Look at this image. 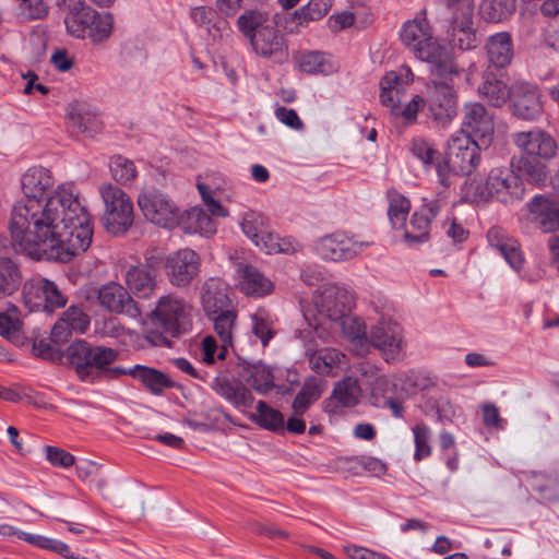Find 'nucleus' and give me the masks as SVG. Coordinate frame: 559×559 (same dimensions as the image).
Instances as JSON below:
<instances>
[{
  "label": "nucleus",
  "mask_w": 559,
  "mask_h": 559,
  "mask_svg": "<svg viewBox=\"0 0 559 559\" xmlns=\"http://www.w3.org/2000/svg\"><path fill=\"white\" fill-rule=\"evenodd\" d=\"M325 330L340 332L344 337L348 338L352 343L357 344L367 349L368 335L366 332L365 323L357 317H353L349 312L344 314V318L329 324Z\"/></svg>",
  "instance_id": "nucleus-33"
},
{
  "label": "nucleus",
  "mask_w": 559,
  "mask_h": 559,
  "mask_svg": "<svg viewBox=\"0 0 559 559\" xmlns=\"http://www.w3.org/2000/svg\"><path fill=\"white\" fill-rule=\"evenodd\" d=\"M481 162L478 143L465 131L454 133L448 141L444 157L436 164L439 183L445 189L453 183L454 176H469Z\"/></svg>",
  "instance_id": "nucleus-3"
},
{
  "label": "nucleus",
  "mask_w": 559,
  "mask_h": 559,
  "mask_svg": "<svg viewBox=\"0 0 559 559\" xmlns=\"http://www.w3.org/2000/svg\"><path fill=\"white\" fill-rule=\"evenodd\" d=\"M415 453L414 459L421 461L431 454V447L429 440L431 437L430 428L425 424H417L413 427Z\"/></svg>",
  "instance_id": "nucleus-51"
},
{
  "label": "nucleus",
  "mask_w": 559,
  "mask_h": 559,
  "mask_svg": "<svg viewBox=\"0 0 559 559\" xmlns=\"http://www.w3.org/2000/svg\"><path fill=\"white\" fill-rule=\"evenodd\" d=\"M237 314L234 310L226 309L213 318L214 330L224 346H233V334L236 328Z\"/></svg>",
  "instance_id": "nucleus-47"
},
{
  "label": "nucleus",
  "mask_w": 559,
  "mask_h": 559,
  "mask_svg": "<svg viewBox=\"0 0 559 559\" xmlns=\"http://www.w3.org/2000/svg\"><path fill=\"white\" fill-rule=\"evenodd\" d=\"M510 102L513 115L523 120H535L543 112L538 88L531 83H513Z\"/></svg>",
  "instance_id": "nucleus-18"
},
{
  "label": "nucleus",
  "mask_w": 559,
  "mask_h": 559,
  "mask_svg": "<svg viewBox=\"0 0 559 559\" xmlns=\"http://www.w3.org/2000/svg\"><path fill=\"white\" fill-rule=\"evenodd\" d=\"M156 277L157 272L152 264H139L127 270L124 281L138 298H148L157 287Z\"/></svg>",
  "instance_id": "nucleus-25"
},
{
  "label": "nucleus",
  "mask_w": 559,
  "mask_h": 559,
  "mask_svg": "<svg viewBox=\"0 0 559 559\" xmlns=\"http://www.w3.org/2000/svg\"><path fill=\"white\" fill-rule=\"evenodd\" d=\"M389 219L394 228H402L405 226L406 217L411 210V202L407 198L395 190L388 192Z\"/></svg>",
  "instance_id": "nucleus-43"
},
{
  "label": "nucleus",
  "mask_w": 559,
  "mask_h": 559,
  "mask_svg": "<svg viewBox=\"0 0 559 559\" xmlns=\"http://www.w3.org/2000/svg\"><path fill=\"white\" fill-rule=\"evenodd\" d=\"M299 68L302 72L317 74L329 73L331 66L325 59L324 55L319 51H308L301 55L299 60Z\"/></svg>",
  "instance_id": "nucleus-50"
},
{
  "label": "nucleus",
  "mask_w": 559,
  "mask_h": 559,
  "mask_svg": "<svg viewBox=\"0 0 559 559\" xmlns=\"http://www.w3.org/2000/svg\"><path fill=\"white\" fill-rule=\"evenodd\" d=\"M368 246V242L358 241L345 233L336 231L319 238L316 242V251L323 260L341 262L354 259Z\"/></svg>",
  "instance_id": "nucleus-14"
},
{
  "label": "nucleus",
  "mask_w": 559,
  "mask_h": 559,
  "mask_svg": "<svg viewBox=\"0 0 559 559\" xmlns=\"http://www.w3.org/2000/svg\"><path fill=\"white\" fill-rule=\"evenodd\" d=\"M22 326L20 312L15 306H11L5 311L0 312V335L17 346L25 343Z\"/></svg>",
  "instance_id": "nucleus-35"
},
{
  "label": "nucleus",
  "mask_w": 559,
  "mask_h": 559,
  "mask_svg": "<svg viewBox=\"0 0 559 559\" xmlns=\"http://www.w3.org/2000/svg\"><path fill=\"white\" fill-rule=\"evenodd\" d=\"M46 457L53 466L70 467L74 464V456L58 447H47Z\"/></svg>",
  "instance_id": "nucleus-61"
},
{
  "label": "nucleus",
  "mask_w": 559,
  "mask_h": 559,
  "mask_svg": "<svg viewBox=\"0 0 559 559\" xmlns=\"http://www.w3.org/2000/svg\"><path fill=\"white\" fill-rule=\"evenodd\" d=\"M254 245L269 254L273 253H294L300 249V245L290 237L281 238L273 234L269 227Z\"/></svg>",
  "instance_id": "nucleus-36"
},
{
  "label": "nucleus",
  "mask_w": 559,
  "mask_h": 559,
  "mask_svg": "<svg viewBox=\"0 0 559 559\" xmlns=\"http://www.w3.org/2000/svg\"><path fill=\"white\" fill-rule=\"evenodd\" d=\"M201 259L192 249L185 248L170 253L165 261V272L170 284L188 286L200 272Z\"/></svg>",
  "instance_id": "nucleus-16"
},
{
  "label": "nucleus",
  "mask_w": 559,
  "mask_h": 559,
  "mask_svg": "<svg viewBox=\"0 0 559 559\" xmlns=\"http://www.w3.org/2000/svg\"><path fill=\"white\" fill-rule=\"evenodd\" d=\"M426 108L425 97L415 95L411 102L405 105H401L394 111V116L403 118L406 123H413L416 121L417 114L420 109Z\"/></svg>",
  "instance_id": "nucleus-56"
},
{
  "label": "nucleus",
  "mask_w": 559,
  "mask_h": 559,
  "mask_svg": "<svg viewBox=\"0 0 559 559\" xmlns=\"http://www.w3.org/2000/svg\"><path fill=\"white\" fill-rule=\"evenodd\" d=\"M528 219L543 233H554L559 229V199L537 194L526 204Z\"/></svg>",
  "instance_id": "nucleus-20"
},
{
  "label": "nucleus",
  "mask_w": 559,
  "mask_h": 559,
  "mask_svg": "<svg viewBox=\"0 0 559 559\" xmlns=\"http://www.w3.org/2000/svg\"><path fill=\"white\" fill-rule=\"evenodd\" d=\"M425 86V102L427 116L439 126H448L457 115V92L451 84V79L438 76Z\"/></svg>",
  "instance_id": "nucleus-10"
},
{
  "label": "nucleus",
  "mask_w": 559,
  "mask_h": 559,
  "mask_svg": "<svg viewBox=\"0 0 559 559\" xmlns=\"http://www.w3.org/2000/svg\"><path fill=\"white\" fill-rule=\"evenodd\" d=\"M70 364L82 380L96 378L118 379L126 374V368L111 367L119 352L104 346H91L85 341L73 342L67 349Z\"/></svg>",
  "instance_id": "nucleus-4"
},
{
  "label": "nucleus",
  "mask_w": 559,
  "mask_h": 559,
  "mask_svg": "<svg viewBox=\"0 0 559 559\" xmlns=\"http://www.w3.org/2000/svg\"><path fill=\"white\" fill-rule=\"evenodd\" d=\"M400 36L403 44L414 52L416 58L430 63L431 73L435 76L451 79L460 75L459 67L452 60L447 59L444 48L432 36L426 17L417 16L404 23Z\"/></svg>",
  "instance_id": "nucleus-2"
},
{
  "label": "nucleus",
  "mask_w": 559,
  "mask_h": 559,
  "mask_svg": "<svg viewBox=\"0 0 559 559\" xmlns=\"http://www.w3.org/2000/svg\"><path fill=\"white\" fill-rule=\"evenodd\" d=\"M179 225L189 234L213 235L216 231V223L202 207L194 206L180 213Z\"/></svg>",
  "instance_id": "nucleus-30"
},
{
  "label": "nucleus",
  "mask_w": 559,
  "mask_h": 559,
  "mask_svg": "<svg viewBox=\"0 0 559 559\" xmlns=\"http://www.w3.org/2000/svg\"><path fill=\"white\" fill-rule=\"evenodd\" d=\"M136 202L143 216L152 224L163 228L179 225L180 207L166 192L154 187L144 188Z\"/></svg>",
  "instance_id": "nucleus-11"
},
{
  "label": "nucleus",
  "mask_w": 559,
  "mask_h": 559,
  "mask_svg": "<svg viewBox=\"0 0 559 559\" xmlns=\"http://www.w3.org/2000/svg\"><path fill=\"white\" fill-rule=\"evenodd\" d=\"M69 13L64 24L70 35L76 38L90 37L93 41H103L112 31V16L109 13H98L82 0L71 4H61Z\"/></svg>",
  "instance_id": "nucleus-6"
},
{
  "label": "nucleus",
  "mask_w": 559,
  "mask_h": 559,
  "mask_svg": "<svg viewBox=\"0 0 559 559\" xmlns=\"http://www.w3.org/2000/svg\"><path fill=\"white\" fill-rule=\"evenodd\" d=\"M414 80V74L408 66H402L397 71H390L383 76V84L390 87L395 84L402 90Z\"/></svg>",
  "instance_id": "nucleus-59"
},
{
  "label": "nucleus",
  "mask_w": 559,
  "mask_h": 559,
  "mask_svg": "<svg viewBox=\"0 0 559 559\" xmlns=\"http://www.w3.org/2000/svg\"><path fill=\"white\" fill-rule=\"evenodd\" d=\"M463 127L468 134L485 139L493 133V120L487 112L484 105L471 103L464 106Z\"/></svg>",
  "instance_id": "nucleus-28"
},
{
  "label": "nucleus",
  "mask_w": 559,
  "mask_h": 559,
  "mask_svg": "<svg viewBox=\"0 0 559 559\" xmlns=\"http://www.w3.org/2000/svg\"><path fill=\"white\" fill-rule=\"evenodd\" d=\"M488 245L497 250L508 264L515 271H520L524 264V257L520 243L509 236L507 230L499 226H492L487 231Z\"/></svg>",
  "instance_id": "nucleus-23"
},
{
  "label": "nucleus",
  "mask_w": 559,
  "mask_h": 559,
  "mask_svg": "<svg viewBox=\"0 0 559 559\" xmlns=\"http://www.w3.org/2000/svg\"><path fill=\"white\" fill-rule=\"evenodd\" d=\"M269 226L264 217L254 212L247 213L241 222L243 234L254 243Z\"/></svg>",
  "instance_id": "nucleus-53"
},
{
  "label": "nucleus",
  "mask_w": 559,
  "mask_h": 559,
  "mask_svg": "<svg viewBox=\"0 0 559 559\" xmlns=\"http://www.w3.org/2000/svg\"><path fill=\"white\" fill-rule=\"evenodd\" d=\"M109 168L112 178L121 185L132 182L138 175L134 163L121 155L110 158Z\"/></svg>",
  "instance_id": "nucleus-49"
},
{
  "label": "nucleus",
  "mask_w": 559,
  "mask_h": 559,
  "mask_svg": "<svg viewBox=\"0 0 559 559\" xmlns=\"http://www.w3.org/2000/svg\"><path fill=\"white\" fill-rule=\"evenodd\" d=\"M478 94L490 106L501 107L510 100L512 86L509 87L502 79L486 75L478 86Z\"/></svg>",
  "instance_id": "nucleus-34"
},
{
  "label": "nucleus",
  "mask_w": 559,
  "mask_h": 559,
  "mask_svg": "<svg viewBox=\"0 0 559 559\" xmlns=\"http://www.w3.org/2000/svg\"><path fill=\"white\" fill-rule=\"evenodd\" d=\"M46 287V298H45V311L51 312L57 308H62L67 304V296L61 292V289L58 287V285L47 280V284H45Z\"/></svg>",
  "instance_id": "nucleus-58"
},
{
  "label": "nucleus",
  "mask_w": 559,
  "mask_h": 559,
  "mask_svg": "<svg viewBox=\"0 0 559 559\" xmlns=\"http://www.w3.org/2000/svg\"><path fill=\"white\" fill-rule=\"evenodd\" d=\"M320 380L317 378L307 379L293 402V409L296 415H302L309 406L316 402L321 393Z\"/></svg>",
  "instance_id": "nucleus-44"
},
{
  "label": "nucleus",
  "mask_w": 559,
  "mask_h": 559,
  "mask_svg": "<svg viewBox=\"0 0 559 559\" xmlns=\"http://www.w3.org/2000/svg\"><path fill=\"white\" fill-rule=\"evenodd\" d=\"M99 193L105 211L102 218L105 229L115 235H124L133 225L134 209L130 197L118 186L102 185Z\"/></svg>",
  "instance_id": "nucleus-8"
},
{
  "label": "nucleus",
  "mask_w": 559,
  "mask_h": 559,
  "mask_svg": "<svg viewBox=\"0 0 559 559\" xmlns=\"http://www.w3.org/2000/svg\"><path fill=\"white\" fill-rule=\"evenodd\" d=\"M479 8L486 21L498 23L514 13L516 0H481Z\"/></svg>",
  "instance_id": "nucleus-39"
},
{
  "label": "nucleus",
  "mask_w": 559,
  "mask_h": 559,
  "mask_svg": "<svg viewBox=\"0 0 559 559\" xmlns=\"http://www.w3.org/2000/svg\"><path fill=\"white\" fill-rule=\"evenodd\" d=\"M318 318L313 322L309 321V326L323 337L325 331L324 324H333L335 321L344 318L349 312L354 304V294L345 286L338 284H326L320 288L318 295L313 298Z\"/></svg>",
  "instance_id": "nucleus-7"
},
{
  "label": "nucleus",
  "mask_w": 559,
  "mask_h": 559,
  "mask_svg": "<svg viewBox=\"0 0 559 559\" xmlns=\"http://www.w3.org/2000/svg\"><path fill=\"white\" fill-rule=\"evenodd\" d=\"M210 385L216 394L236 408H250L253 405L254 396L252 392L242 384H235L225 374L214 377Z\"/></svg>",
  "instance_id": "nucleus-26"
},
{
  "label": "nucleus",
  "mask_w": 559,
  "mask_h": 559,
  "mask_svg": "<svg viewBox=\"0 0 559 559\" xmlns=\"http://www.w3.org/2000/svg\"><path fill=\"white\" fill-rule=\"evenodd\" d=\"M486 49L489 62L497 68H504L512 61L513 44L509 33L502 32L490 36Z\"/></svg>",
  "instance_id": "nucleus-32"
},
{
  "label": "nucleus",
  "mask_w": 559,
  "mask_h": 559,
  "mask_svg": "<svg viewBox=\"0 0 559 559\" xmlns=\"http://www.w3.org/2000/svg\"><path fill=\"white\" fill-rule=\"evenodd\" d=\"M22 282L17 264L11 258H0V298L14 294Z\"/></svg>",
  "instance_id": "nucleus-37"
},
{
  "label": "nucleus",
  "mask_w": 559,
  "mask_h": 559,
  "mask_svg": "<svg viewBox=\"0 0 559 559\" xmlns=\"http://www.w3.org/2000/svg\"><path fill=\"white\" fill-rule=\"evenodd\" d=\"M331 8V0H310L305 7L293 14L298 25H306L311 21L322 19Z\"/></svg>",
  "instance_id": "nucleus-46"
},
{
  "label": "nucleus",
  "mask_w": 559,
  "mask_h": 559,
  "mask_svg": "<svg viewBox=\"0 0 559 559\" xmlns=\"http://www.w3.org/2000/svg\"><path fill=\"white\" fill-rule=\"evenodd\" d=\"M45 284H47V278L43 277L31 278L24 283V304L29 308L31 311H45V298L47 295Z\"/></svg>",
  "instance_id": "nucleus-42"
},
{
  "label": "nucleus",
  "mask_w": 559,
  "mask_h": 559,
  "mask_svg": "<svg viewBox=\"0 0 559 559\" xmlns=\"http://www.w3.org/2000/svg\"><path fill=\"white\" fill-rule=\"evenodd\" d=\"M368 343L381 352L386 362L399 361L403 358L406 343L402 326L390 318L381 317L371 326Z\"/></svg>",
  "instance_id": "nucleus-12"
},
{
  "label": "nucleus",
  "mask_w": 559,
  "mask_h": 559,
  "mask_svg": "<svg viewBox=\"0 0 559 559\" xmlns=\"http://www.w3.org/2000/svg\"><path fill=\"white\" fill-rule=\"evenodd\" d=\"M341 356L335 349L322 348L309 355V364L317 373L326 374L341 362Z\"/></svg>",
  "instance_id": "nucleus-45"
},
{
  "label": "nucleus",
  "mask_w": 559,
  "mask_h": 559,
  "mask_svg": "<svg viewBox=\"0 0 559 559\" xmlns=\"http://www.w3.org/2000/svg\"><path fill=\"white\" fill-rule=\"evenodd\" d=\"M74 333H84L90 326V317L79 307H69L60 318Z\"/></svg>",
  "instance_id": "nucleus-55"
},
{
  "label": "nucleus",
  "mask_w": 559,
  "mask_h": 559,
  "mask_svg": "<svg viewBox=\"0 0 559 559\" xmlns=\"http://www.w3.org/2000/svg\"><path fill=\"white\" fill-rule=\"evenodd\" d=\"M265 16L254 10L246 11L242 13L237 21L239 31L251 40L252 36H255L259 28L264 27Z\"/></svg>",
  "instance_id": "nucleus-52"
},
{
  "label": "nucleus",
  "mask_w": 559,
  "mask_h": 559,
  "mask_svg": "<svg viewBox=\"0 0 559 559\" xmlns=\"http://www.w3.org/2000/svg\"><path fill=\"white\" fill-rule=\"evenodd\" d=\"M411 151L413 155L423 163L426 169L430 167L436 168V164L443 159L433 144L423 138L413 140Z\"/></svg>",
  "instance_id": "nucleus-48"
},
{
  "label": "nucleus",
  "mask_w": 559,
  "mask_h": 559,
  "mask_svg": "<svg viewBox=\"0 0 559 559\" xmlns=\"http://www.w3.org/2000/svg\"><path fill=\"white\" fill-rule=\"evenodd\" d=\"M524 186L519 176L508 167L491 168L486 183L472 182L467 194L473 202H487L497 200L504 204H512L524 197Z\"/></svg>",
  "instance_id": "nucleus-5"
},
{
  "label": "nucleus",
  "mask_w": 559,
  "mask_h": 559,
  "mask_svg": "<svg viewBox=\"0 0 559 559\" xmlns=\"http://www.w3.org/2000/svg\"><path fill=\"white\" fill-rule=\"evenodd\" d=\"M251 331L253 335L260 340L262 346H267L270 341L275 336V320L273 316L263 308L258 309L251 314Z\"/></svg>",
  "instance_id": "nucleus-40"
},
{
  "label": "nucleus",
  "mask_w": 559,
  "mask_h": 559,
  "mask_svg": "<svg viewBox=\"0 0 559 559\" xmlns=\"http://www.w3.org/2000/svg\"><path fill=\"white\" fill-rule=\"evenodd\" d=\"M427 404L436 412L439 421L450 420L455 414L448 397L439 396L437 399H429Z\"/></svg>",
  "instance_id": "nucleus-62"
},
{
  "label": "nucleus",
  "mask_w": 559,
  "mask_h": 559,
  "mask_svg": "<svg viewBox=\"0 0 559 559\" xmlns=\"http://www.w3.org/2000/svg\"><path fill=\"white\" fill-rule=\"evenodd\" d=\"M126 374L138 380L151 394L160 396L167 389L175 388V381L164 371L144 365L126 369Z\"/></svg>",
  "instance_id": "nucleus-24"
},
{
  "label": "nucleus",
  "mask_w": 559,
  "mask_h": 559,
  "mask_svg": "<svg viewBox=\"0 0 559 559\" xmlns=\"http://www.w3.org/2000/svg\"><path fill=\"white\" fill-rule=\"evenodd\" d=\"M226 296L219 294L218 296H215L212 292L206 290L202 295V305L204 308V311L207 313V316L216 317L221 311H226L224 309V306L226 304Z\"/></svg>",
  "instance_id": "nucleus-60"
},
{
  "label": "nucleus",
  "mask_w": 559,
  "mask_h": 559,
  "mask_svg": "<svg viewBox=\"0 0 559 559\" xmlns=\"http://www.w3.org/2000/svg\"><path fill=\"white\" fill-rule=\"evenodd\" d=\"M73 333V330L63 320L59 319L51 329L50 338L53 344L60 346L68 343Z\"/></svg>",
  "instance_id": "nucleus-64"
},
{
  "label": "nucleus",
  "mask_w": 559,
  "mask_h": 559,
  "mask_svg": "<svg viewBox=\"0 0 559 559\" xmlns=\"http://www.w3.org/2000/svg\"><path fill=\"white\" fill-rule=\"evenodd\" d=\"M512 140L523 157L547 160L552 158L557 152L555 139L548 132L539 128L515 132L512 135Z\"/></svg>",
  "instance_id": "nucleus-17"
},
{
  "label": "nucleus",
  "mask_w": 559,
  "mask_h": 559,
  "mask_svg": "<svg viewBox=\"0 0 559 559\" xmlns=\"http://www.w3.org/2000/svg\"><path fill=\"white\" fill-rule=\"evenodd\" d=\"M191 306L168 295L159 298L153 316L166 333L178 336L191 330Z\"/></svg>",
  "instance_id": "nucleus-13"
},
{
  "label": "nucleus",
  "mask_w": 559,
  "mask_h": 559,
  "mask_svg": "<svg viewBox=\"0 0 559 559\" xmlns=\"http://www.w3.org/2000/svg\"><path fill=\"white\" fill-rule=\"evenodd\" d=\"M257 413L251 415V419L260 427L278 431L284 429L285 419L283 414L272 408L266 402L259 401L255 406Z\"/></svg>",
  "instance_id": "nucleus-41"
},
{
  "label": "nucleus",
  "mask_w": 559,
  "mask_h": 559,
  "mask_svg": "<svg viewBox=\"0 0 559 559\" xmlns=\"http://www.w3.org/2000/svg\"><path fill=\"white\" fill-rule=\"evenodd\" d=\"M359 395L360 388L357 380L350 377L345 378L335 385L333 395L325 405V411L328 413L337 414L338 411L336 404H340L343 407L355 406L358 403Z\"/></svg>",
  "instance_id": "nucleus-31"
},
{
  "label": "nucleus",
  "mask_w": 559,
  "mask_h": 559,
  "mask_svg": "<svg viewBox=\"0 0 559 559\" xmlns=\"http://www.w3.org/2000/svg\"><path fill=\"white\" fill-rule=\"evenodd\" d=\"M534 489L548 501H559V476L542 475L536 478Z\"/></svg>",
  "instance_id": "nucleus-54"
},
{
  "label": "nucleus",
  "mask_w": 559,
  "mask_h": 559,
  "mask_svg": "<svg viewBox=\"0 0 559 559\" xmlns=\"http://www.w3.org/2000/svg\"><path fill=\"white\" fill-rule=\"evenodd\" d=\"M53 182L50 170L40 166L22 175L25 199L13 205L9 230L27 257L67 263L90 248L93 227L72 185H60L47 194Z\"/></svg>",
  "instance_id": "nucleus-1"
},
{
  "label": "nucleus",
  "mask_w": 559,
  "mask_h": 559,
  "mask_svg": "<svg viewBox=\"0 0 559 559\" xmlns=\"http://www.w3.org/2000/svg\"><path fill=\"white\" fill-rule=\"evenodd\" d=\"M68 123L72 132L94 136L102 130L99 117L92 112L86 105L73 103L68 110Z\"/></svg>",
  "instance_id": "nucleus-27"
},
{
  "label": "nucleus",
  "mask_w": 559,
  "mask_h": 559,
  "mask_svg": "<svg viewBox=\"0 0 559 559\" xmlns=\"http://www.w3.org/2000/svg\"><path fill=\"white\" fill-rule=\"evenodd\" d=\"M544 159L521 156L516 163L520 176L536 186H544L548 179V171Z\"/></svg>",
  "instance_id": "nucleus-38"
},
{
  "label": "nucleus",
  "mask_w": 559,
  "mask_h": 559,
  "mask_svg": "<svg viewBox=\"0 0 559 559\" xmlns=\"http://www.w3.org/2000/svg\"><path fill=\"white\" fill-rule=\"evenodd\" d=\"M275 117L285 126L300 130L302 128V121L297 115L295 109L286 108V107H277L275 109Z\"/></svg>",
  "instance_id": "nucleus-63"
},
{
  "label": "nucleus",
  "mask_w": 559,
  "mask_h": 559,
  "mask_svg": "<svg viewBox=\"0 0 559 559\" xmlns=\"http://www.w3.org/2000/svg\"><path fill=\"white\" fill-rule=\"evenodd\" d=\"M250 43L257 55L273 62L283 63L288 59V47L284 35L274 26L265 25L259 28Z\"/></svg>",
  "instance_id": "nucleus-19"
},
{
  "label": "nucleus",
  "mask_w": 559,
  "mask_h": 559,
  "mask_svg": "<svg viewBox=\"0 0 559 559\" xmlns=\"http://www.w3.org/2000/svg\"><path fill=\"white\" fill-rule=\"evenodd\" d=\"M236 280L240 292L247 296L264 297L274 289L273 282L257 266L249 263L237 264Z\"/></svg>",
  "instance_id": "nucleus-22"
},
{
  "label": "nucleus",
  "mask_w": 559,
  "mask_h": 559,
  "mask_svg": "<svg viewBox=\"0 0 559 559\" xmlns=\"http://www.w3.org/2000/svg\"><path fill=\"white\" fill-rule=\"evenodd\" d=\"M450 11L448 39L460 50H471L479 40L474 28V0H440Z\"/></svg>",
  "instance_id": "nucleus-9"
},
{
  "label": "nucleus",
  "mask_w": 559,
  "mask_h": 559,
  "mask_svg": "<svg viewBox=\"0 0 559 559\" xmlns=\"http://www.w3.org/2000/svg\"><path fill=\"white\" fill-rule=\"evenodd\" d=\"M444 202L439 197L429 201L417 209L411 216L408 224L405 223L404 240L409 247H415L427 242L430 238V226Z\"/></svg>",
  "instance_id": "nucleus-15"
},
{
  "label": "nucleus",
  "mask_w": 559,
  "mask_h": 559,
  "mask_svg": "<svg viewBox=\"0 0 559 559\" xmlns=\"http://www.w3.org/2000/svg\"><path fill=\"white\" fill-rule=\"evenodd\" d=\"M239 376L258 394L265 395L274 388L272 369L263 362L245 365Z\"/></svg>",
  "instance_id": "nucleus-29"
},
{
  "label": "nucleus",
  "mask_w": 559,
  "mask_h": 559,
  "mask_svg": "<svg viewBox=\"0 0 559 559\" xmlns=\"http://www.w3.org/2000/svg\"><path fill=\"white\" fill-rule=\"evenodd\" d=\"M97 299L106 310L115 313H123L130 318H139L141 310L130 296L129 292L117 282H109L99 287Z\"/></svg>",
  "instance_id": "nucleus-21"
},
{
  "label": "nucleus",
  "mask_w": 559,
  "mask_h": 559,
  "mask_svg": "<svg viewBox=\"0 0 559 559\" xmlns=\"http://www.w3.org/2000/svg\"><path fill=\"white\" fill-rule=\"evenodd\" d=\"M380 100L382 105L390 108L391 112L394 114V111L401 104V98L404 90H402L395 84H391L390 87H386L383 84L382 78L380 81Z\"/></svg>",
  "instance_id": "nucleus-57"
}]
</instances>
